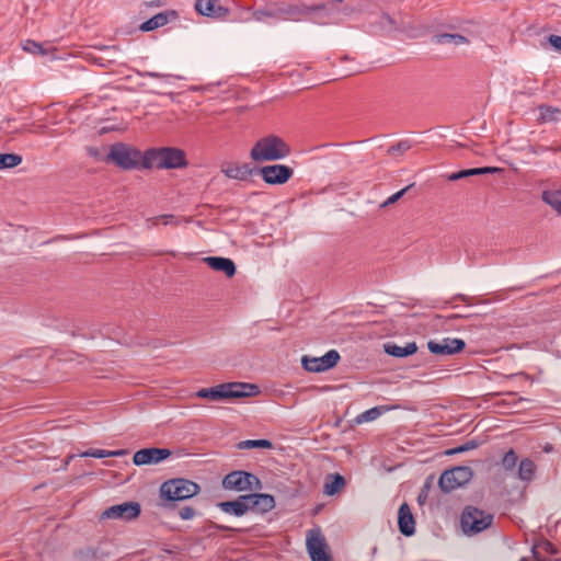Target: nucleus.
Listing matches in <instances>:
<instances>
[{"label":"nucleus","instance_id":"c85d7f7f","mask_svg":"<svg viewBox=\"0 0 561 561\" xmlns=\"http://www.w3.org/2000/svg\"><path fill=\"white\" fill-rule=\"evenodd\" d=\"M345 485V479L340 473L329 474L323 486L327 495L336 494Z\"/></svg>","mask_w":561,"mask_h":561},{"label":"nucleus","instance_id":"b1692460","mask_svg":"<svg viewBox=\"0 0 561 561\" xmlns=\"http://www.w3.org/2000/svg\"><path fill=\"white\" fill-rule=\"evenodd\" d=\"M176 15L175 11H165V12H159L152 18L148 19L144 23L140 24L139 30L141 32H151L157 30L158 27L164 26L169 23V16Z\"/></svg>","mask_w":561,"mask_h":561},{"label":"nucleus","instance_id":"f03ea898","mask_svg":"<svg viewBox=\"0 0 561 561\" xmlns=\"http://www.w3.org/2000/svg\"><path fill=\"white\" fill-rule=\"evenodd\" d=\"M201 491V486L188 479L175 478L163 482L160 486V503L164 510L175 507V502L188 500Z\"/></svg>","mask_w":561,"mask_h":561},{"label":"nucleus","instance_id":"c03bdc74","mask_svg":"<svg viewBox=\"0 0 561 561\" xmlns=\"http://www.w3.org/2000/svg\"><path fill=\"white\" fill-rule=\"evenodd\" d=\"M160 219L163 220L164 225H169V224L178 225V221L174 220V216L173 215H162V216H159V217H153V218H151L149 220L152 221L153 225H157L158 220H160Z\"/></svg>","mask_w":561,"mask_h":561},{"label":"nucleus","instance_id":"1a4fd4ad","mask_svg":"<svg viewBox=\"0 0 561 561\" xmlns=\"http://www.w3.org/2000/svg\"><path fill=\"white\" fill-rule=\"evenodd\" d=\"M221 484L225 490L236 492L259 491L262 489L261 480L254 473L244 470H236L226 474Z\"/></svg>","mask_w":561,"mask_h":561},{"label":"nucleus","instance_id":"79ce46f5","mask_svg":"<svg viewBox=\"0 0 561 561\" xmlns=\"http://www.w3.org/2000/svg\"><path fill=\"white\" fill-rule=\"evenodd\" d=\"M80 457L105 458L110 457V450L91 448L80 454Z\"/></svg>","mask_w":561,"mask_h":561},{"label":"nucleus","instance_id":"4468645a","mask_svg":"<svg viewBox=\"0 0 561 561\" xmlns=\"http://www.w3.org/2000/svg\"><path fill=\"white\" fill-rule=\"evenodd\" d=\"M141 513V506L138 502H124L106 508L102 515V519H121L125 522L137 518Z\"/></svg>","mask_w":561,"mask_h":561},{"label":"nucleus","instance_id":"58836bf2","mask_svg":"<svg viewBox=\"0 0 561 561\" xmlns=\"http://www.w3.org/2000/svg\"><path fill=\"white\" fill-rule=\"evenodd\" d=\"M411 142L409 140H401L398 144L391 146L388 149V154L396 156V154H403L411 148Z\"/></svg>","mask_w":561,"mask_h":561},{"label":"nucleus","instance_id":"8fccbe9b","mask_svg":"<svg viewBox=\"0 0 561 561\" xmlns=\"http://www.w3.org/2000/svg\"><path fill=\"white\" fill-rule=\"evenodd\" d=\"M126 454H127V451L125 449L110 450V457H121Z\"/></svg>","mask_w":561,"mask_h":561},{"label":"nucleus","instance_id":"7c9ffc66","mask_svg":"<svg viewBox=\"0 0 561 561\" xmlns=\"http://www.w3.org/2000/svg\"><path fill=\"white\" fill-rule=\"evenodd\" d=\"M542 201L561 215V191L542 192Z\"/></svg>","mask_w":561,"mask_h":561},{"label":"nucleus","instance_id":"864d4df0","mask_svg":"<svg viewBox=\"0 0 561 561\" xmlns=\"http://www.w3.org/2000/svg\"><path fill=\"white\" fill-rule=\"evenodd\" d=\"M534 153H540V152H543L546 150H548V148L546 147H538V148H533L531 149Z\"/></svg>","mask_w":561,"mask_h":561},{"label":"nucleus","instance_id":"603ef678","mask_svg":"<svg viewBox=\"0 0 561 561\" xmlns=\"http://www.w3.org/2000/svg\"><path fill=\"white\" fill-rule=\"evenodd\" d=\"M533 554L536 561H552L550 559H543L540 557V553L536 550V547L533 548Z\"/></svg>","mask_w":561,"mask_h":561},{"label":"nucleus","instance_id":"72a5a7b5","mask_svg":"<svg viewBox=\"0 0 561 561\" xmlns=\"http://www.w3.org/2000/svg\"><path fill=\"white\" fill-rule=\"evenodd\" d=\"M481 445V442L478 440V439H470L455 448H451V449H448L446 450V455H456V454H461V453H466V451H469V450H472V449H476L478 448L479 446Z\"/></svg>","mask_w":561,"mask_h":561},{"label":"nucleus","instance_id":"ddd939ff","mask_svg":"<svg viewBox=\"0 0 561 561\" xmlns=\"http://www.w3.org/2000/svg\"><path fill=\"white\" fill-rule=\"evenodd\" d=\"M256 173L266 184L283 185L291 179L294 170L285 164H270L256 169Z\"/></svg>","mask_w":561,"mask_h":561},{"label":"nucleus","instance_id":"4be33fe9","mask_svg":"<svg viewBox=\"0 0 561 561\" xmlns=\"http://www.w3.org/2000/svg\"><path fill=\"white\" fill-rule=\"evenodd\" d=\"M383 350L385 353L390 356L404 358L416 353L417 345L415 342L407 343L404 346L397 345L393 342H388L383 344Z\"/></svg>","mask_w":561,"mask_h":561},{"label":"nucleus","instance_id":"c9c22d12","mask_svg":"<svg viewBox=\"0 0 561 561\" xmlns=\"http://www.w3.org/2000/svg\"><path fill=\"white\" fill-rule=\"evenodd\" d=\"M381 414L378 407L371 408L356 416V422L362 424L364 422H370L376 420Z\"/></svg>","mask_w":561,"mask_h":561},{"label":"nucleus","instance_id":"6ab92c4d","mask_svg":"<svg viewBox=\"0 0 561 561\" xmlns=\"http://www.w3.org/2000/svg\"><path fill=\"white\" fill-rule=\"evenodd\" d=\"M398 526L403 536L410 537L415 533V520L407 503L401 504L399 507Z\"/></svg>","mask_w":561,"mask_h":561},{"label":"nucleus","instance_id":"f704fd0d","mask_svg":"<svg viewBox=\"0 0 561 561\" xmlns=\"http://www.w3.org/2000/svg\"><path fill=\"white\" fill-rule=\"evenodd\" d=\"M75 557L80 561H93L98 558V550L93 547H85L77 550Z\"/></svg>","mask_w":561,"mask_h":561},{"label":"nucleus","instance_id":"2f4dec72","mask_svg":"<svg viewBox=\"0 0 561 561\" xmlns=\"http://www.w3.org/2000/svg\"><path fill=\"white\" fill-rule=\"evenodd\" d=\"M273 444L270 439H247L241 440L237 444V448L240 450L252 449V448H264L270 449Z\"/></svg>","mask_w":561,"mask_h":561},{"label":"nucleus","instance_id":"5fc2aeb1","mask_svg":"<svg viewBox=\"0 0 561 561\" xmlns=\"http://www.w3.org/2000/svg\"><path fill=\"white\" fill-rule=\"evenodd\" d=\"M343 0H333V4L335 5V3H341Z\"/></svg>","mask_w":561,"mask_h":561},{"label":"nucleus","instance_id":"39448f33","mask_svg":"<svg viewBox=\"0 0 561 561\" xmlns=\"http://www.w3.org/2000/svg\"><path fill=\"white\" fill-rule=\"evenodd\" d=\"M290 146L276 135H268L259 139L250 151V157L255 162L276 161L288 157Z\"/></svg>","mask_w":561,"mask_h":561},{"label":"nucleus","instance_id":"f257e3e1","mask_svg":"<svg viewBox=\"0 0 561 561\" xmlns=\"http://www.w3.org/2000/svg\"><path fill=\"white\" fill-rule=\"evenodd\" d=\"M316 11H328L330 14L332 13V9L325 4L305 5L282 2L274 3L264 10L255 11L253 16L256 21H263L264 18L300 21L305 16L316 13Z\"/></svg>","mask_w":561,"mask_h":561},{"label":"nucleus","instance_id":"9d476101","mask_svg":"<svg viewBox=\"0 0 561 561\" xmlns=\"http://www.w3.org/2000/svg\"><path fill=\"white\" fill-rule=\"evenodd\" d=\"M473 476V471L468 466H458L451 469L445 470L439 480L438 486L445 493H449L466 483H468Z\"/></svg>","mask_w":561,"mask_h":561},{"label":"nucleus","instance_id":"9b49d317","mask_svg":"<svg viewBox=\"0 0 561 561\" xmlns=\"http://www.w3.org/2000/svg\"><path fill=\"white\" fill-rule=\"evenodd\" d=\"M306 547L311 561H333L327 540L319 528L308 531Z\"/></svg>","mask_w":561,"mask_h":561},{"label":"nucleus","instance_id":"49530a36","mask_svg":"<svg viewBox=\"0 0 561 561\" xmlns=\"http://www.w3.org/2000/svg\"><path fill=\"white\" fill-rule=\"evenodd\" d=\"M538 548L550 554H554L557 552L556 547L550 541L547 540L541 541L538 545Z\"/></svg>","mask_w":561,"mask_h":561},{"label":"nucleus","instance_id":"6e6d98bb","mask_svg":"<svg viewBox=\"0 0 561 561\" xmlns=\"http://www.w3.org/2000/svg\"><path fill=\"white\" fill-rule=\"evenodd\" d=\"M150 5H160L159 2H151Z\"/></svg>","mask_w":561,"mask_h":561},{"label":"nucleus","instance_id":"4d7b16f0","mask_svg":"<svg viewBox=\"0 0 561 561\" xmlns=\"http://www.w3.org/2000/svg\"><path fill=\"white\" fill-rule=\"evenodd\" d=\"M75 456H69L68 457V460H67V463L69 462V460H71Z\"/></svg>","mask_w":561,"mask_h":561},{"label":"nucleus","instance_id":"cd10ccee","mask_svg":"<svg viewBox=\"0 0 561 561\" xmlns=\"http://www.w3.org/2000/svg\"><path fill=\"white\" fill-rule=\"evenodd\" d=\"M435 44H453L455 46L467 45L470 43L469 38L461 34L440 33L433 36Z\"/></svg>","mask_w":561,"mask_h":561},{"label":"nucleus","instance_id":"aec40b11","mask_svg":"<svg viewBox=\"0 0 561 561\" xmlns=\"http://www.w3.org/2000/svg\"><path fill=\"white\" fill-rule=\"evenodd\" d=\"M203 261L214 271L222 272L227 277H233L237 267L234 262L229 257L206 256Z\"/></svg>","mask_w":561,"mask_h":561},{"label":"nucleus","instance_id":"393cba45","mask_svg":"<svg viewBox=\"0 0 561 561\" xmlns=\"http://www.w3.org/2000/svg\"><path fill=\"white\" fill-rule=\"evenodd\" d=\"M499 170L500 169L495 168V167L466 169V170H460L458 172H453V173L448 174L447 180L454 182V181L462 180V179H466V178H469L472 175L495 173Z\"/></svg>","mask_w":561,"mask_h":561},{"label":"nucleus","instance_id":"4c0bfd02","mask_svg":"<svg viewBox=\"0 0 561 561\" xmlns=\"http://www.w3.org/2000/svg\"><path fill=\"white\" fill-rule=\"evenodd\" d=\"M518 461V457L513 449H510L502 459V466L506 470H513Z\"/></svg>","mask_w":561,"mask_h":561},{"label":"nucleus","instance_id":"a211bd4d","mask_svg":"<svg viewBox=\"0 0 561 561\" xmlns=\"http://www.w3.org/2000/svg\"><path fill=\"white\" fill-rule=\"evenodd\" d=\"M217 507L221 512L237 517H241L245 515L248 512H250L247 494L240 495L233 501L219 502L217 504Z\"/></svg>","mask_w":561,"mask_h":561},{"label":"nucleus","instance_id":"6e6552de","mask_svg":"<svg viewBox=\"0 0 561 561\" xmlns=\"http://www.w3.org/2000/svg\"><path fill=\"white\" fill-rule=\"evenodd\" d=\"M493 515L474 506H467L460 518L462 531L466 535L479 534L491 526Z\"/></svg>","mask_w":561,"mask_h":561},{"label":"nucleus","instance_id":"f3484780","mask_svg":"<svg viewBox=\"0 0 561 561\" xmlns=\"http://www.w3.org/2000/svg\"><path fill=\"white\" fill-rule=\"evenodd\" d=\"M249 510L256 513H267L275 507L274 496L266 493H250L247 494Z\"/></svg>","mask_w":561,"mask_h":561},{"label":"nucleus","instance_id":"bb28decb","mask_svg":"<svg viewBox=\"0 0 561 561\" xmlns=\"http://www.w3.org/2000/svg\"><path fill=\"white\" fill-rule=\"evenodd\" d=\"M539 116L538 123H557L561 119V108L551 105L541 104L538 106Z\"/></svg>","mask_w":561,"mask_h":561},{"label":"nucleus","instance_id":"37998d69","mask_svg":"<svg viewBox=\"0 0 561 561\" xmlns=\"http://www.w3.org/2000/svg\"><path fill=\"white\" fill-rule=\"evenodd\" d=\"M195 515H196V511L192 506H184L179 511V516L183 520H190V519L194 518Z\"/></svg>","mask_w":561,"mask_h":561},{"label":"nucleus","instance_id":"dca6fc26","mask_svg":"<svg viewBox=\"0 0 561 561\" xmlns=\"http://www.w3.org/2000/svg\"><path fill=\"white\" fill-rule=\"evenodd\" d=\"M171 455L168 448H144L136 451L133 456V462L136 466L156 465L165 460Z\"/></svg>","mask_w":561,"mask_h":561},{"label":"nucleus","instance_id":"f8f14e48","mask_svg":"<svg viewBox=\"0 0 561 561\" xmlns=\"http://www.w3.org/2000/svg\"><path fill=\"white\" fill-rule=\"evenodd\" d=\"M340 358L341 356L337 351L330 350L320 357L302 356L301 365L307 371L321 373L335 367Z\"/></svg>","mask_w":561,"mask_h":561},{"label":"nucleus","instance_id":"2eb2a0df","mask_svg":"<svg viewBox=\"0 0 561 561\" xmlns=\"http://www.w3.org/2000/svg\"><path fill=\"white\" fill-rule=\"evenodd\" d=\"M466 342L458 337H444L440 341L431 340L427 342V348L435 355H454L462 352Z\"/></svg>","mask_w":561,"mask_h":561},{"label":"nucleus","instance_id":"e433bc0d","mask_svg":"<svg viewBox=\"0 0 561 561\" xmlns=\"http://www.w3.org/2000/svg\"><path fill=\"white\" fill-rule=\"evenodd\" d=\"M23 49L33 55H45L46 54V49L42 46V44H39L35 41H32V39L25 41V43L23 44Z\"/></svg>","mask_w":561,"mask_h":561},{"label":"nucleus","instance_id":"3c124183","mask_svg":"<svg viewBox=\"0 0 561 561\" xmlns=\"http://www.w3.org/2000/svg\"><path fill=\"white\" fill-rule=\"evenodd\" d=\"M88 154L93 158H99V150L94 147L87 148Z\"/></svg>","mask_w":561,"mask_h":561},{"label":"nucleus","instance_id":"ea45409f","mask_svg":"<svg viewBox=\"0 0 561 561\" xmlns=\"http://www.w3.org/2000/svg\"><path fill=\"white\" fill-rule=\"evenodd\" d=\"M412 186H413V184H410V185L405 186L404 188H402L401 191L389 196L383 203L380 204V208H386L389 205H392L396 202H398Z\"/></svg>","mask_w":561,"mask_h":561},{"label":"nucleus","instance_id":"423d86ee","mask_svg":"<svg viewBox=\"0 0 561 561\" xmlns=\"http://www.w3.org/2000/svg\"><path fill=\"white\" fill-rule=\"evenodd\" d=\"M144 160L145 152L125 142L113 144L103 159L106 163H113L122 170L144 168Z\"/></svg>","mask_w":561,"mask_h":561},{"label":"nucleus","instance_id":"a18cd8bd","mask_svg":"<svg viewBox=\"0 0 561 561\" xmlns=\"http://www.w3.org/2000/svg\"><path fill=\"white\" fill-rule=\"evenodd\" d=\"M548 42L554 48V50L561 54V36L551 34L548 37Z\"/></svg>","mask_w":561,"mask_h":561},{"label":"nucleus","instance_id":"09e8293b","mask_svg":"<svg viewBox=\"0 0 561 561\" xmlns=\"http://www.w3.org/2000/svg\"><path fill=\"white\" fill-rule=\"evenodd\" d=\"M141 77H149V78H164L165 76L159 72L153 71H145V72H138Z\"/></svg>","mask_w":561,"mask_h":561},{"label":"nucleus","instance_id":"5701e85b","mask_svg":"<svg viewBox=\"0 0 561 561\" xmlns=\"http://www.w3.org/2000/svg\"><path fill=\"white\" fill-rule=\"evenodd\" d=\"M222 172L229 179H236L240 181L247 180L253 173H256L255 168H251L250 164H228L226 168H222Z\"/></svg>","mask_w":561,"mask_h":561},{"label":"nucleus","instance_id":"de8ad7c7","mask_svg":"<svg viewBox=\"0 0 561 561\" xmlns=\"http://www.w3.org/2000/svg\"><path fill=\"white\" fill-rule=\"evenodd\" d=\"M210 528L220 530V531H236V533L243 531V529H241V528H233L230 526L220 525V524H216V523H213L210 525Z\"/></svg>","mask_w":561,"mask_h":561},{"label":"nucleus","instance_id":"7ed1b4c3","mask_svg":"<svg viewBox=\"0 0 561 561\" xmlns=\"http://www.w3.org/2000/svg\"><path fill=\"white\" fill-rule=\"evenodd\" d=\"M259 392L260 389L254 383L225 382L210 388H202L196 392V397L213 401H221L252 397L256 396Z\"/></svg>","mask_w":561,"mask_h":561},{"label":"nucleus","instance_id":"473e14b6","mask_svg":"<svg viewBox=\"0 0 561 561\" xmlns=\"http://www.w3.org/2000/svg\"><path fill=\"white\" fill-rule=\"evenodd\" d=\"M22 162V157L18 153H0V170L15 168Z\"/></svg>","mask_w":561,"mask_h":561},{"label":"nucleus","instance_id":"412c9836","mask_svg":"<svg viewBox=\"0 0 561 561\" xmlns=\"http://www.w3.org/2000/svg\"><path fill=\"white\" fill-rule=\"evenodd\" d=\"M195 10L209 18H222L228 14V9L218 4L217 0H196Z\"/></svg>","mask_w":561,"mask_h":561},{"label":"nucleus","instance_id":"a878e982","mask_svg":"<svg viewBox=\"0 0 561 561\" xmlns=\"http://www.w3.org/2000/svg\"><path fill=\"white\" fill-rule=\"evenodd\" d=\"M330 9H332V13L328 11H316V13H320V16L322 19H327L322 21V23H329V22H337L340 21V15L350 16L355 12V8L346 4L341 11L336 9V7L333 3H324Z\"/></svg>","mask_w":561,"mask_h":561},{"label":"nucleus","instance_id":"a19ab883","mask_svg":"<svg viewBox=\"0 0 561 561\" xmlns=\"http://www.w3.org/2000/svg\"><path fill=\"white\" fill-rule=\"evenodd\" d=\"M432 480H433L432 477H428L425 480V482H424V484H423V486H422V489H421V491H420V493L417 495V502L421 505L424 504L426 502V500H427L428 492H430L431 486H432Z\"/></svg>","mask_w":561,"mask_h":561},{"label":"nucleus","instance_id":"13d9d810","mask_svg":"<svg viewBox=\"0 0 561 561\" xmlns=\"http://www.w3.org/2000/svg\"><path fill=\"white\" fill-rule=\"evenodd\" d=\"M520 561H527L526 558H522Z\"/></svg>","mask_w":561,"mask_h":561},{"label":"nucleus","instance_id":"0eeeda50","mask_svg":"<svg viewBox=\"0 0 561 561\" xmlns=\"http://www.w3.org/2000/svg\"><path fill=\"white\" fill-rule=\"evenodd\" d=\"M411 23L408 16L400 13L390 15L382 12L370 22L371 33L375 35L389 36L393 33H405L410 30Z\"/></svg>","mask_w":561,"mask_h":561},{"label":"nucleus","instance_id":"c756f323","mask_svg":"<svg viewBox=\"0 0 561 561\" xmlns=\"http://www.w3.org/2000/svg\"><path fill=\"white\" fill-rule=\"evenodd\" d=\"M535 462L529 458H525L519 462L518 477L523 481H530L535 476Z\"/></svg>","mask_w":561,"mask_h":561},{"label":"nucleus","instance_id":"20e7f679","mask_svg":"<svg viewBox=\"0 0 561 561\" xmlns=\"http://www.w3.org/2000/svg\"><path fill=\"white\" fill-rule=\"evenodd\" d=\"M186 165V154L180 148L160 147L145 151L144 169H181Z\"/></svg>","mask_w":561,"mask_h":561}]
</instances>
